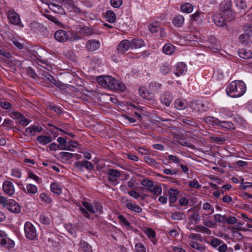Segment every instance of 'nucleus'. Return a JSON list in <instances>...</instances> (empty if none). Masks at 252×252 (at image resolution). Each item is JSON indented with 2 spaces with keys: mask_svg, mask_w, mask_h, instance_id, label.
I'll return each instance as SVG.
<instances>
[{
  "mask_svg": "<svg viewBox=\"0 0 252 252\" xmlns=\"http://www.w3.org/2000/svg\"><path fill=\"white\" fill-rule=\"evenodd\" d=\"M246 91L245 83L240 81H232L227 87V94L232 97H239L243 95Z\"/></svg>",
  "mask_w": 252,
  "mask_h": 252,
  "instance_id": "obj_1",
  "label": "nucleus"
},
{
  "mask_svg": "<svg viewBox=\"0 0 252 252\" xmlns=\"http://www.w3.org/2000/svg\"><path fill=\"white\" fill-rule=\"evenodd\" d=\"M54 37L56 40L60 42L75 40L78 38L76 35L63 30L57 31L54 34Z\"/></svg>",
  "mask_w": 252,
  "mask_h": 252,
  "instance_id": "obj_2",
  "label": "nucleus"
},
{
  "mask_svg": "<svg viewBox=\"0 0 252 252\" xmlns=\"http://www.w3.org/2000/svg\"><path fill=\"white\" fill-rule=\"evenodd\" d=\"M189 107L195 112L202 113L208 111L210 105L208 101H192L190 102Z\"/></svg>",
  "mask_w": 252,
  "mask_h": 252,
  "instance_id": "obj_3",
  "label": "nucleus"
},
{
  "mask_svg": "<svg viewBox=\"0 0 252 252\" xmlns=\"http://www.w3.org/2000/svg\"><path fill=\"white\" fill-rule=\"evenodd\" d=\"M141 184L146 188L147 191L154 195H159L161 193V188L157 185H154L152 180L144 179L141 181Z\"/></svg>",
  "mask_w": 252,
  "mask_h": 252,
  "instance_id": "obj_4",
  "label": "nucleus"
},
{
  "mask_svg": "<svg viewBox=\"0 0 252 252\" xmlns=\"http://www.w3.org/2000/svg\"><path fill=\"white\" fill-rule=\"evenodd\" d=\"M2 206L12 213L18 214L21 211V207L19 204L12 199L7 198Z\"/></svg>",
  "mask_w": 252,
  "mask_h": 252,
  "instance_id": "obj_5",
  "label": "nucleus"
},
{
  "mask_svg": "<svg viewBox=\"0 0 252 252\" xmlns=\"http://www.w3.org/2000/svg\"><path fill=\"white\" fill-rule=\"evenodd\" d=\"M97 81L103 88L110 89L115 88L113 85V81H115V78L110 76H99L97 77Z\"/></svg>",
  "mask_w": 252,
  "mask_h": 252,
  "instance_id": "obj_6",
  "label": "nucleus"
},
{
  "mask_svg": "<svg viewBox=\"0 0 252 252\" xmlns=\"http://www.w3.org/2000/svg\"><path fill=\"white\" fill-rule=\"evenodd\" d=\"M24 230L27 238L32 240L35 239L37 236L36 229L30 222L28 221L25 223Z\"/></svg>",
  "mask_w": 252,
  "mask_h": 252,
  "instance_id": "obj_7",
  "label": "nucleus"
},
{
  "mask_svg": "<svg viewBox=\"0 0 252 252\" xmlns=\"http://www.w3.org/2000/svg\"><path fill=\"white\" fill-rule=\"evenodd\" d=\"M6 15L9 23L20 27H23V25L21 22L19 15L15 11L13 10H8Z\"/></svg>",
  "mask_w": 252,
  "mask_h": 252,
  "instance_id": "obj_8",
  "label": "nucleus"
},
{
  "mask_svg": "<svg viewBox=\"0 0 252 252\" xmlns=\"http://www.w3.org/2000/svg\"><path fill=\"white\" fill-rule=\"evenodd\" d=\"M0 245L6 249H10L13 248L15 243L7 237L4 231L0 230Z\"/></svg>",
  "mask_w": 252,
  "mask_h": 252,
  "instance_id": "obj_9",
  "label": "nucleus"
},
{
  "mask_svg": "<svg viewBox=\"0 0 252 252\" xmlns=\"http://www.w3.org/2000/svg\"><path fill=\"white\" fill-rule=\"evenodd\" d=\"M64 0H54V2L50 3L49 4V8L55 13H58L60 15H63L65 13L63 8L61 5L59 4H62Z\"/></svg>",
  "mask_w": 252,
  "mask_h": 252,
  "instance_id": "obj_10",
  "label": "nucleus"
},
{
  "mask_svg": "<svg viewBox=\"0 0 252 252\" xmlns=\"http://www.w3.org/2000/svg\"><path fill=\"white\" fill-rule=\"evenodd\" d=\"M74 165L77 169L81 171H83L84 167L88 170H93L94 168L92 162L87 160L76 162L74 163Z\"/></svg>",
  "mask_w": 252,
  "mask_h": 252,
  "instance_id": "obj_11",
  "label": "nucleus"
},
{
  "mask_svg": "<svg viewBox=\"0 0 252 252\" xmlns=\"http://www.w3.org/2000/svg\"><path fill=\"white\" fill-rule=\"evenodd\" d=\"M108 180L111 183L117 181L118 178L121 175V172L118 170L109 169L107 171Z\"/></svg>",
  "mask_w": 252,
  "mask_h": 252,
  "instance_id": "obj_12",
  "label": "nucleus"
},
{
  "mask_svg": "<svg viewBox=\"0 0 252 252\" xmlns=\"http://www.w3.org/2000/svg\"><path fill=\"white\" fill-rule=\"evenodd\" d=\"M223 15L224 14L222 15L221 13H216L213 15L212 19L217 26L221 27L226 26Z\"/></svg>",
  "mask_w": 252,
  "mask_h": 252,
  "instance_id": "obj_13",
  "label": "nucleus"
},
{
  "mask_svg": "<svg viewBox=\"0 0 252 252\" xmlns=\"http://www.w3.org/2000/svg\"><path fill=\"white\" fill-rule=\"evenodd\" d=\"M2 189L5 193L9 196L12 195L15 192L13 183L9 181H5L3 183Z\"/></svg>",
  "mask_w": 252,
  "mask_h": 252,
  "instance_id": "obj_14",
  "label": "nucleus"
},
{
  "mask_svg": "<svg viewBox=\"0 0 252 252\" xmlns=\"http://www.w3.org/2000/svg\"><path fill=\"white\" fill-rule=\"evenodd\" d=\"M130 45V42L129 40H122L118 46L117 51L120 53H125L129 48H131Z\"/></svg>",
  "mask_w": 252,
  "mask_h": 252,
  "instance_id": "obj_15",
  "label": "nucleus"
},
{
  "mask_svg": "<svg viewBox=\"0 0 252 252\" xmlns=\"http://www.w3.org/2000/svg\"><path fill=\"white\" fill-rule=\"evenodd\" d=\"M100 42L95 39L88 40L86 44V49L89 51H94L99 48Z\"/></svg>",
  "mask_w": 252,
  "mask_h": 252,
  "instance_id": "obj_16",
  "label": "nucleus"
},
{
  "mask_svg": "<svg viewBox=\"0 0 252 252\" xmlns=\"http://www.w3.org/2000/svg\"><path fill=\"white\" fill-rule=\"evenodd\" d=\"M219 9L224 14L225 12L231 13V2L229 0H224L221 2Z\"/></svg>",
  "mask_w": 252,
  "mask_h": 252,
  "instance_id": "obj_17",
  "label": "nucleus"
},
{
  "mask_svg": "<svg viewBox=\"0 0 252 252\" xmlns=\"http://www.w3.org/2000/svg\"><path fill=\"white\" fill-rule=\"evenodd\" d=\"M187 70V65L184 63L180 62L176 64L175 74L177 76H180L184 74Z\"/></svg>",
  "mask_w": 252,
  "mask_h": 252,
  "instance_id": "obj_18",
  "label": "nucleus"
},
{
  "mask_svg": "<svg viewBox=\"0 0 252 252\" xmlns=\"http://www.w3.org/2000/svg\"><path fill=\"white\" fill-rule=\"evenodd\" d=\"M12 115L14 116V118L20 119L19 123L23 126H27L29 124V121L25 118L21 113L14 112L12 113Z\"/></svg>",
  "mask_w": 252,
  "mask_h": 252,
  "instance_id": "obj_19",
  "label": "nucleus"
},
{
  "mask_svg": "<svg viewBox=\"0 0 252 252\" xmlns=\"http://www.w3.org/2000/svg\"><path fill=\"white\" fill-rule=\"evenodd\" d=\"M179 193V191L177 189H171L169 191V200H170V206H173L172 203L175 202L177 200V196Z\"/></svg>",
  "mask_w": 252,
  "mask_h": 252,
  "instance_id": "obj_20",
  "label": "nucleus"
},
{
  "mask_svg": "<svg viewBox=\"0 0 252 252\" xmlns=\"http://www.w3.org/2000/svg\"><path fill=\"white\" fill-rule=\"evenodd\" d=\"M238 55L241 58L250 59L252 58V53L250 50L241 49L238 51Z\"/></svg>",
  "mask_w": 252,
  "mask_h": 252,
  "instance_id": "obj_21",
  "label": "nucleus"
},
{
  "mask_svg": "<svg viewBox=\"0 0 252 252\" xmlns=\"http://www.w3.org/2000/svg\"><path fill=\"white\" fill-rule=\"evenodd\" d=\"M36 140L42 145H45L52 141V137L48 135H40L36 138Z\"/></svg>",
  "mask_w": 252,
  "mask_h": 252,
  "instance_id": "obj_22",
  "label": "nucleus"
},
{
  "mask_svg": "<svg viewBox=\"0 0 252 252\" xmlns=\"http://www.w3.org/2000/svg\"><path fill=\"white\" fill-rule=\"evenodd\" d=\"M189 217L188 218L190 220H193L195 222H198L200 220V218L199 214L195 211L193 209H190L188 210Z\"/></svg>",
  "mask_w": 252,
  "mask_h": 252,
  "instance_id": "obj_23",
  "label": "nucleus"
},
{
  "mask_svg": "<svg viewBox=\"0 0 252 252\" xmlns=\"http://www.w3.org/2000/svg\"><path fill=\"white\" fill-rule=\"evenodd\" d=\"M42 130V127L36 126H32L27 127L26 129V133L27 135L33 136L35 134L36 132H40Z\"/></svg>",
  "mask_w": 252,
  "mask_h": 252,
  "instance_id": "obj_24",
  "label": "nucleus"
},
{
  "mask_svg": "<svg viewBox=\"0 0 252 252\" xmlns=\"http://www.w3.org/2000/svg\"><path fill=\"white\" fill-rule=\"evenodd\" d=\"M175 106L177 109L184 110L188 107V104L185 99H178L175 102Z\"/></svg>",
  "mask_w": 252,
  "mask_h": 252,
  "instance_id": "obj_25",
  "label": "nucleus"
},
{
  "mask_svg": "<svg viewBox=\"0 0 252 252\" xmlns=\"http://www.w3.org/2000/svg\"><path fill=\"white\" fill-rule=\"evenodd\" d=\"M184 17L181 15H178L174 17L173 19V25L178 27H180L183 26L184 23Z\"/></svg>",
  "mask_w": 252,
  "mask_h": 252,
  "instance_id": "obj_26",
  "label": "nucleus"
},
{
  "mask_svg": "<svg viewBox=\"0 0 252 252\" xmlns=\"http://www.w3.org/2000/svg\"><path fill=\"white\" fill-rule=\"evenodd\" d=\"M131 49L139 48L145 45L144 41L141 39H134L130 42Z\"/></svg>",
  "mask_w": 252,
  "mask_h": 252,
  "instance_id": "obj_27",
  "label": "nucleus"
},
{
  "mask_svg": "<svg viewBox=\"0 0 252 252\" xmlns=\"http://www.w3.org/2000/svg\"><path fill=\"white\" fill-rule=\"evenodd\" d=\"M219 123L218 126H220L223 128L228 129H234L235 128L234 124L229 121L219 120Z\"/></svg>",
  "mask_w": 252,
  "mask_h": 252,
  "instance_id": "obj_28",
  "label": "nucleus"
},
{
  "mask_svg": "<svg viewBox=\"0 0 252 252\" xmlns=\"http://www.w3.org/2000/svg\"><path fill=\"white\" fill-rule=\"evenodd\" d=\"M172 101V96L170 94H164L161 97V102L162 103V104H164L166 106H169Z\"/></svg>",
  "mask_w": 252,
  "mask_h": 252,
  "instance_id": "obj_29",
  "label": "nucleus"
},
{
  "mask_svg": "<svg viewBox=\"0 0 252 252\" xmlns=\"http://www.w3.org/2000/svg\"><path fill=\"white\" fill-rule=\"evenodd\" d=\"M112 83L115 88H111L110 90L124 91L126 89V87L123 83L119 82L115 79V81H113Z\"/></svg>",
  "mask_w": 252,
  "mask_h": 252,
  "instance_id": "obj_30",
  "label": "nucleus"
},
{
  "mask_svg": "<svg viewBox=\"0 0 252 252\" xmlns=\"http://www.w3.org/2000/svg\"><path fill=\"white\" fill-rule=\"evenodd\" d=\"M126 207L131 211L135 213H140L142 212V208L136 204H132L130 202L126 203Z\"/></svg>",
  "mask_w": 252,
  "mask_h": 252,
  "instance_id": "obj_31",
  "label": "nucleus"
},
{
  "mask_svg": "<svg viewBox=\"0 0 252 252\" xmlns=\"http://www.w3.org/2000/svg\"><path fill=\"white\" fill-rule=\"evenodd\" d=\"M203 121L207 124L213 126H218L219 120L211 116L206 117L203 118Z\"/></svg>",
  "mask_w": 252,
  "mask_h": 252,
  "instance_id": "obj_32",
  "label": "nucleus"
},
{
  "mask_svg": "<svg viewBox=\"0 0 252 252\" xmlns=\"http://www.w3.org/2000/svg\"><path fill=\"white\" fill-rule=\"evenodd\" d=\"M79 32L84 35L88 36L93 33V29L85 26H80Z\"/></svg>",
  "mask_w": 252,
  "mask_h": 252,
  "instance_id": "obj_33",
  "label": "nucleus"
},
{
  "mask_svg": "<svg viewBox=\"0 0 252 252\" xmlns=\"http://www.w3.org/2000/svg\"><path fill=\"white\" fill-rule=\"evenodd\" d=\"M171 218L173 220H180L185 219L186 215L182 212L177 211L172 214Z\"/></svg>",
  "mask_w": 252,
  "mask_h": 252,
  "instance_id": "obj_34",
  "label": "nucleus"
},
{
  "mask_svg": "<svg viewBox=\"0 0 252 252\" xmlns=\"http://www.w3.org/2000/svg\"><path fill=\"white\" fill-rule=\"evenodd\" d=\"M81 250L84 252H92V247L86 242L81 241L79 244Z\"/></svg>",
  "mask_w": 252,
  "mask_h": 252,
  "instance_id": "obj_35",
  "label": "nucleus"
},
{
  "mask_svg": "<svg viewBox=\"0 0 252 252\" xmlns=\"http://www.w3.org/2000/svg\"><path fill=\"white\" fill-rule=\"evenodd\" d=\"M51 191L57 194H61L62 193V189L61 186L57 183H52L50 186Z\"/></svg>",
  "mask_w": 252,
  "mask_h": 252,
  "instance_id": "obj_36",
  "label": "nucleus"
},
{
  "mask_svg": "<svg viewBox=\"0 0 252 252\" xmlns=\"http://www.w3.org/2000/svg\"><path fill=\"white\" fill-rule=\"evenodd\" d=\"M23 190L29 193L35 194L37 191V188L35 185L30 184L27 186V189L23 188Z\"/></svg>",
  "mask_w": 252,
  "mask_h": 252,
  "instance_id": "obj_37",
  "label": "nucleus"
},
{
  "mask_svg": "<svg viewBox=\"0 0 252 252\" xmlns=\"http://www.w3.org/2000/svg\"><path fill=\"white\" fill-rule=\"evenodd\" d=\"M181 122L183 123L184 124L189 125L191 127H196L198 126V125L196 123H195L192 119L187 117L185 118L182 119L181 120Z\"/></svg>",
  "mask_w": 252,
  "mask_h": 252,
  "instance_id": "obj_38",
  "label": "nucleus"
},
{
  "mask_svg": "<svg viewBox=\"0 0 252 252\" xmlns=\"http://www.w3.org/2000/svg\"><path fill=\"white\" fill-rule=\"evenodd\" d=\"M181 11L187 13H191L193 10L192 5L189 3H186L181 5Z\"/></svg>",
  "mask_w": 252,
  "mask_h": 252,
  "instance_id": "obj_39",
  "label": "nucleus"
},
{
  "mask_svg": "<svg viewBox=\"0 0 252 252\" xmlns=\"http://www.w3.org/2000/svg\"><path fill=\"white\" fill-rule=\"evenodd\" d=\"M175 50V47L171 44H166L163 48V52L167 55H171Z\"/></svg>",
  "mask_w": 252,
  "mask_h": 252,
  "instance_id": "obj_40",
  "label": "nucleus"
},
{
  "mask_svg": "<svg viewBox=\"0 0 252 252\" xmlns=\"http://www.w3.org/2000/svg\"><path fill=\"white\" fill-rule=\"evenodd\" d=\"M106 18L110 23H114L116 20L115 13L111 10H108L106 12Z\"/></svg>",
  "mask_w": 252,
  "mask_h": 252,
  "instance_id": "obj_41",
  "label": "nucleus"
},
{
  "mask_svg": "<svg viewBox=\"0 0 252 252\" xmlns=\"http://www.w3.org/2000/svg\"><path fill=\"white\" fill-rule=\"evenodd\" d=\"M190 245L194 249L199 251L200 252H202L205 249V246L194 241L191 242Z\"/></svg>",
  "mask_w": 252,
  "mask_h": 252,
  "instance_id": "obj_42",
  "label": "nucleus"
},
{
  "mask_svg": "<svg viewBox=\"0 0 252 252\" xmlns=\"http://www.w3.org/2000/svg\"><path fill=\"white\" fill-rule=\"evenodd\" d=\"M45 79L48 81L50 83L52 84H54L57 87H60V83L58 81H57L53 76H51L50 74H47L45 76Z\"/></svg>",
  "mask_w": 252,
  "mask_h": 252,
  "instance_id": "obj_43",
  "label": "nucleus"
},
{
  "mask_svg": "<svg viewBox=\"0 0 252 252\" xmlns=\"http://www.w3.org/2000/svg\"><path fill=\"white\" fill-rule=\"evenodd\" d=\"M194 230L197 232H201L207 234H210L211 233V231L209 228L201 225L196 226L194 228Z\"/></svg>",
  "mask_w": 252,
  "mask_h": 252,
  "instance_id": "obj_44",
  "label": "nucleus"
},
{
  "mask_svg": "<svg viewBox=\"0 0 252 252\" xmlns=\"http://www.w3.org/2000/svg\"><path fill=\"white\" fill-rule=\"evenodd\" d=\"M245 33L250 37L252 36V24L247 23L244 26Z\"/></svg>",
  "mask_w": 252,
  "mask_h": 252,
  "instance_id": "obj_45",
  "label": "nucleus"
},
{
  "mask_svg": "<svg viewBox=\"0 0 252 252\" xmlns=\"http://www.w3.org/2000/svg\"><path fill=\"white\" fill-rule=\"evenodd\" d=\"M234 2L236 6L241 9H245L247 7L245 0H234Z\"/></svg>",
  "mask_w": 252,
  "mask_h": 252,
  "instance_id": "obj_46",
  "label": "nucleus"
},
{
  "mask_svg": "<svg viewBox=\"0 0 252 252\" xmlns=\"http://www.w3.org/2000/svg\"><path fill=\"white\" fill-rule=\"evenodd\" d=\"M250 37L246 34H241L239 36L240 42L244 45H248L249 44L250 42Z\"/></svg>",
  "mask_w": 252,
  "mask_h": 252,
  "instance_id": "obj_47",
  "label": "nucleus"
},
{
  "mask_svg": "<svg viewBox=\"0 0 252 252\" xmlns=\"http://www.w3.org/2000/svg\"><path fill=\"white\" fill-rule=\"evenodd\" d=\"M49 108L57 113L58 114H61L62 113V108L53 103H49L48 105Z\"/></svg>",
  "mask_w": 252,
  "mask_h": 252,
  "instance_id": "obj_48",
  "label": "nucleus"
},
{
  "mask_svg": "<svg viewBox=\"0 0 252 252\" xmlns=\"http://www.w3.org/2000/svg\"><path fill=\"white\" fill-rule=\"evenodd\" d=\"M135 252H146L144 245L141 243H137L135 245Z\"/></svg>",
  "mask_w": 252,
  "mask_h": 252,
  "instance_id": "obj_49",
  "label": "nucleus"
},
{
  "mask_svg": "<svg viewBox=\"0 0 252 252\" xmlns=\"http://www.w3.org/2000/svg\"><path fill=\"white\" fill-rule=\"evenodd\" d=\"M40 199L43 202L50 204L52 202V199L46 193H42L39 195Z\"/></svg>",
  "mask_w": 252,
  "mask_h": 252,
  "instance_id": "obj_50",
  "label": "nucleus"
},
{
  "mask_svg": "<svg viewBox=\"0 0 252 252\" xmlns=\"http://www.w3.org/2000/svg\"><path fill=\"white\" fill-rule=\"evenodd\" d=\"M83 205L85 207L86 210L90 212L91 213H95V211L92 204L87 202H83L82 203Z\"/></svg>",
  "mask_w": 252,
  "mask_h": 252,
  "instance_id": "obj_51",
  "label": "nucleus"
},
{
  "mask_svg": "<svg viewBox=\"0 0 252 252\" xmlns=\"http://www.w3.org/2000/svg\"><path fill=\"white\" fill-rule=\"evenodd\" d=\"M39 220L41 223L45 225H48L50 222V219L44 214L40 216Z\"/></svg>",
  "mask_w": 252,
  "mask_h": 252,
  "instance_id": "obj_52",
  "label": "nucleus"
},
{
  "mask_svg": "<svg viewBox=\"0 0 252 252\" xmlns=\"http://www.w3.org/2000/svg\"><path fill=\"white\" fill-rule=\"evenodd\" d=\"M144 160L146 163L151 166H155L158 164L154 159L149 156L145 157Z\"/></svg>",
  "mask_w": 252,
  "mask_h": 252,
  "instance_id": "obj_53",
  "label": "nucleus"
},
{
  "mask_svg": "<svg viewBox=\"0 0 252 252\" xmlns=\"http://www.w3.org/2000/svg\"><path fill=\"white\" fill-rule=\"evenodd\" d=\"M222 242L223 241L222 240L217 238H214L211 241L210 245L212 247L216 248L221 244Z\"/></svg>",
  "mask_w": 252,
  "mask_h": 252,
  "instance_id": "obj_54",
  "label": "nucleus"
},
{
  "mask_svg": "<svg viewBox=\"0 0 252 252\" xmlns=\"http://www.w3.org/2000/svg\"><path fill=\"white\" fill-rule=\"evenodd\" d=\"M30 27L32 31L36 32L41 29L42 25L36 22H33L30 24Z\"/></svg>",
  "mask_w": 252,
  "mask_h": 252,
  "instance_id": "obj_55",
  "label": "nucleus"
},
{
  "mask_svg": "<svg viewBox=\"0 0 252 252\" xmlns=\"http://www.w3.org/2000/svg\"><path fill=\"white\" fill-rule=\"evenodd\" d=\"M145 233L147 235V236L149 237V238L151 239L152 241H153L152 239H154L156 236V233L155 231L151 228H148L146 230Z\"/></svg>",
  "mask_w": 252,
  "mask_h": 252,
  "instance_id": "obj_56",
  "label": "nucleus"
},
{
  "mask_svg": "<svg viewBox=\"0 0 252 252\" xmlns=\"http://www.w3.org/2000/svg\"><path fill=\"white\" fill-rule=\"evenodd\" d=\"M189 185L190 188L196 189H199L201 188V185L199 184L198 181L196 180L190 181L189 182Z\"/></svg>",
  "mask_w": 252,
  "mask_h": 252,
  "instance_id": "obj_57",
  "label": "nucleus"
},
{
  "mask_svg": "<svg viewBox=\"0 0 252 252\" xmlns=\"http://www.w3.org/2000/svg\"><path fill=\"white\" fill-rule=\"evenodd\" d=\"M27 73L29 76L32 78H36L37 76V75L34 72L32 68L31 67L27 68Z\"/></svg>",
  "mask_w": 252,
  "mask_h": 252,
  "instance_id": "obj_58",
  "label": "nucleus"
},
{
  "mask_svg": "<svg viewBox=\"0 0 252 252\" xmlns=\"http://www.w3.org/2000/svg\"><path fill=\"white\" fill-rule=\"evenodd\" d=\"M0 106L5 110H9L11 108L12 105L8 101H1L0 102Z\"/></svg>",
  "mask_w": 252,
  "mask_h": 252,
  "instance_id": "obj_59",
  "label": "nucleus"
},
{
  "mask_svg": "<svg viewBox=\"0 0 252 252\" xmlns=\"http://www.w3.org/2000/svg\"><path fill=\"white\" fill-rule=\"evenodd\" d=\"M110 3L114 8H118L122 4L123 1L122 0H111Z\"/></svg>",
  "mask_w": 252,
  "mask_h": 252,
  "instance_id": "obj_60",
  "label": "nucleus"
},
{
  "mask_svg": "<svg viewBox=\"0 0 252 252\" xmlns=\"http://www.w3.org/2000/svg\"><path fill=\"white\" fill-rule=\"evenodd\" d=\"M61 156L65 159H69L73 157V154L68 152H62L60 153Z\"/></svg>",
  "mask_w": 252,
  "mask_h": 252,
  "instance_id": "obj_61",
  "label": "nucleus"
},
{
  "mask_svg": "<svg viewBox=\"0 0 252 252\" xmlns=\"http://www.w3.org/2000/svg\"><path fill=\"white\" fill-rule=\"evenodd\" d=\"M159 28L158 24H151L149 26V30L152 33H155L158 31Z\"/></svg>",
  "mask_w": 252,
  "mask_h": 252,
  "instance_id": "obj_62",
  "label": "nucleus"
},
{
  "mask_svg": "<svg viewBox=\"0 0 252 252\" xmlns=\"http://www.w3.org/2000/svg\"><path fill=\"white\" fill-rule=\"evenodd\" d=\"M45 17H46L48 19L50 20L51 21L55 23L56 24H59L60 23L59 21L55 17L49 14H44Z\"/></svg>",
  "mask_w": 252,
  "mask_h": 252,
  "instance_id": "obj_63",
  "label": "nucleus"
},
{
  "mask_svg": "<svg viewBox=\"0 0 252 252\" xmlns=\"http://www.w3.org/2000/svg\"><path fill=\"white\" fill-rule=\"evenodd\" d=\"M215 220L218 222H222L225 220V216H221L220 214H216L214 216Z\"/></svg>",
  "mask_w": 252,
  "mask_h": 252,
  "instance_id": "obj_64",
  "label": "nucleus"
}]
</instances>
